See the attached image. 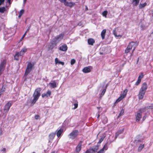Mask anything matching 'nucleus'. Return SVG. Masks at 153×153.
<instances>
[{"label": "nucleus", "instance_id": "0eeeda50", "mask_svg": "<svg viewBox=\"0 0 153 153\" xmlns=\"http://www.w3.org/2000/svg\"><path fill=\"white\" fill-rule=\"evenodd\" d=\"M135 43L133 41L129 43L127 48L125 49V53L126 54H127L129 53L132 48L135 45Z\"/></svg>", "mask_w": 153, "mask_h": 153}, {"label": "nucleus", "instance_id": "e2e57ef3", "mask_svg": "<svg viewBox=\"0 0 153 153\" xmlns=\"http://www.w3.org/2000/svg\"><path fill=\"white\" fill-rule=\"evenodd\" d=\"M51 153H55V152L54 151H53V152H51Z\"/></svg>", "mask_w": 153, "mask_h": 153}, {"label": "nucleus", "instance_id": "e433bc0d", "mask_svg": "<svg viewBox=\"0 0 153 153\" xmlns=\"http://www.w3.org/2000/svg\"><path fill=\"white\" fill-rule=\"evenodd\" d=\"M76 62V60L74 59H72L71 60V65H74Z\"/></svg>", "mask_w": 153, "mask_h": 153}, {"label": "nucleus", "instance_id": "864d4df0", "mask_svg": "<svg viewBox=\"0 0 153 153\" xmlns=\"http://www.w3.org/2000/svg\"><path fill=\"white\" fill-rule=\"evenodd\" d=\"M88 10V8L87 6H85V10Z\"/></svg>", "mask_w": 153, "mask_h": 153}, {"label": "nucleus", "instance_id": "79ce46f5", "mask_svg": "<svg viewBox=\"0 0 153 153\" xmlns=\"http://www.w3.org/2000/svg\"><path fill=\"white\" fill-rule=\"evenodd\" d=\"M105 92H106V89L105 88V89H103L102 92L101 94L102 95H103L105 94Z\"/></svg>", "mask_w": 153, "mask_h": 153}, {"label": "nucleus", "instance_id": "de8ad7c7", "mask_svg": "<svg viewBox=\"0 0 153 153\" xmlns=\"http://www.w3.org/2000/svg\"><path fill=\"white\" fill-rule=\"evenodd\" d=\"M26 34V32H25V33L23 35V36L22 37V38H21V40H22L24 38Z\"/></svg>", "mask_w": 153, "mask_h": 153}, {"label": "nucleus", "instance_id": "680f3d73", "mask_svg": "<svg viewBox=\"0 0 153 153\" xmlns=\"http://www.w3.org/2000/svg\"><path fill=\"white\" fill-rule=\"evenodd\" d=\"M100 54H103V53H101V52H100Z\"/></svg>", "mask_w": 153, "mask_h": 153}, {"label": "nucleus", "instance_id": "603ef678", "mask_svg": "<svg viewBox=\"0 0 153 153\" xmlns=\"http://www.w3.org/2000/svg\"><path fill=\"white\" fill-rule=\"evenodd\" d=\"M30 29V27H28L25 32H26V33H27V32H28L29 30Z\"/></svg>", "mask_w": 153, "mask_h": 153}, {"label": "nucleus", "instance_id": "4468645a", "mask_svg": "<svg viewBox=\"0 0 153 153\" xmlns=\"http://www.w3.org/2000/svg\"><path fill=\"white\" fill-rule=\"evenodd\" d=\"M51 94V92L50 90H48L46 93H44L42 94V98H44L45 97H49Z\"/></svg>", "mask_w": 153, "mask_h": 153}, {"label": "nucleus", "instance_id": "dca6fc26", "mask_svg": "<svg viewBox=\"0 0 153 153\" xmlns=\"http://www.w3.org/2000/svg\"><path fill=\"white\" fill-rule=\"evenodd\" d=\"M95 42V40L92 38H89L88 40V42L89 45H93Z\"/></svg>", "mask_w": 153, "mask_h": 153}, {"label": "nucleus", "instance_id": "4be33fe9", "mask_svg": "<svg viewBox=\"0 0 153 153\" xmlns=\"http://www.w3.org/2000/svg\"><path fill=\"white\" fill-rule=\"evenodd\" d=\"M49 84L51 87L53 88H55L56 87V83L55 81H53L52 82L49 83Z\"/></svg>", "mask_w": 153, "mask_h": 153}, {"label": "nucleus", "instance_id": "4d7b16f0", "mask_svg": "<svg viewBox=\"0 0 153 153\" xmlns=\"http://www.w3.org/2000/svg\"><path fill=\"white\" fill-rule=\"evenodd\" d=\"M27 0H24L23 2L24 3H25Z\"/></svg>", "mask_w": 153, "mask_h": 153}, {"label": "nucleus", "instance_id": "6e6552de", "mask_svg": "<svg viewBox=\"0 0 153 153\" xmlns=\"http://www.w3.org/2000/svg\"><path fill=\"white\" fill-rule=\"evenodd\" d=\"M6 63V61L5 60H4L0 65V75L2 74V72L5 67Z\"/></svg>", "mask_w": 153, "mask_h": 153}, {"label": "nucleus", "instance_id": "8fccbe9b", "mask_svg": "<svg viewBox=\"0 0 153 153\" xmlns=\"http://www.w3.org/2000/svg\"><path fill=\"white\" fill-rule=\"evenodd\" d=\"M146 116H144L143 118V121L144 120H145V119H146Z\"/></svg>", "mask_w": 153, "mask_h": 153}, {"label": "nucleus", "instance_id": "2eb2a0df", "mask_svg": "<svg viewBox=\"0 0 153 153\" xmlns=\"http://www.w3.org/2000/svg\"><path fill=\"white\" fill-rule=\"evenodd\" d=\"M64 4L65 6L69 7H73L75 4V3L74 2H68L66 1L65 2V3H64Z\"/></svg>", "mask_w": 153, "mask_h": 153}, {"label": "nucleus", "instance_id": "49530a36", "mask_svg": "<svg viewBox=\"0 0 153 153\" xmlns=\"http://www.w3.org/2000/svg\"><path fill=\"white\" fill-rule=\"evenodd\" d=\"M59 0L62 3H65L66 1V0Z\"/></svg>", "mask_w": 153, "mask_h": 153}, {"label": "nucleus", "instance_id": "3c124183", "mask_svg": "<svg viewBox=\"0 0 153 153\" xmlns=\"http://www.w3.org/2000/svg\"><path fill=\"white\" fill-rule=\"evenodd\" d=\"M7 2L9 4H11V0H7Z\"/></svg>", "mask_w": 153, "mask_h": 153}, {"label": "nucleus", "instance_id": "cd10ccee", "mask_svg": "<svg viewBox=\"0 0 153 153\" xmlns=\"http://www.w3.org/2000/svg\"><path fill=\"white\" fill-rule=\"evenodd\" d=\"M146 107H144V108H141L137 112H139L140 114H141L143 112L146 111Z\"/></svg>", "mask_w": 153, "mask_h": 153}, {"label": "nucleus", "instance_id": "b1692460", "mask_svg": "<svg viewBox=\"0 0 153 153\" xmlns=\"http://www.w3.org/2000/svg\"><path fill=\"white\" fill-rule=\"evenodd\" d=\"M55 136V134L54 133H50L49 135V138L50 140H53Z\"/></svg>", "mask_w": 153, "mask_h": 153}, {"label": "nucleus", "instance_id": "c85d7f7f", "mask_svg": "<svg viewBox=\"0 0 153 153\" xmlns=\"http://www.w3.org/2000/svg\"><path fill=\"white\" fill-rule=\"evenodd\" d=\"M108 120L106 117H104L102 119V123L104 124H106L108 122Z\"/></svg>", "mask_w": 153, "mask_h": 153}, {"label": "nucleus", "instance_id": "37998d69", "mask_svg": "<svg viewBox=\"0 0 153 153\" xmlns=\"http://www.w3.org/2000/svg\"><path fill=\"white\" fill-rule=\"evenodd\" d=\"M5 0H0V5L3 4Z\"/></svg>", "mask_w": 153, "mask_h": 153}, {"label": "nucleus", "instance_id": "c9c22d12", "mask_svg": "<svg viewBox=\"0 0 153 153\" xmlns=\"http://www.w3.org/2000/svg\"><path fill=\"white\" fill-rule=\"evenodd\" d=\"M108 13V12L107 10L104 11L102 13V15L106 17V16Z\"/></svg>", "mask_w": 153, "mask_h": 153}, {"label": "nucleus", "instance_id": "6e6d98bb", "mask_svg": "<svg viewBox=\"0 0 153 153\" xmlns=\"http://www.w3.org/2000/svg\"><path fill=\"white\" fill-rule=\"evenodd\" d=\"M114 33V35H115L116 36H120V35H119V36H117V35L115 34V33Z\"/></svg>", "mask_w": 153, "mask_h": 153}, {"label": "nucleus", "instance_id": "ea45409f", "mask_svg": "<svg viewBox=\"0 0 153 153\" xmlns=\"http://www.w3.org/2000/svg\"><path fill=\"white\" fill-rule=\"evenodd\" d=\"M40 116L39 115H36L35 116V118L36 120H38L39 119Z\"/></svg>", "mask_w": 153, "mask_h": 153}, {"label": "nucleus", "instance_id": "bf43d9fd", "mask_svg": "<svg viewBox=\"0 0 153 153\" xmlns=\"http://www.w3.org/2000/svg\"><path fill=\"white\" fill-rule=\"evenodd\" d=\"M149 107H151V109H152V108L153 109V106H149Z\"/></svg>", "mask_w": 153, "mask_h": 153}, {"label": "nucleus", "instance_id": "473e14b6", "mask_svg": "<svg viewBox=\"0 0 153 153\" xmlns=\"http://www.w3.org/2000/svg\"><path fill=\"white\" fill-rule=\"evenodd\" d=\"M6 11V9L5 7H0V13H3Z\"/></svg>", "mask_w": 153, "mask_h": 153}, {"label": "nucleus", "instance_id": "7c9ffc66", "mask_svg": "<svg viewBox=\"0 0 153 153\" xmlns=\"http://www.w3.org/2000/svg\"><path fill=\"white\" fill-rule=\"evenodd\" d=\"M25 10H21L19 12V14L18 16V18H20L22 15L24 13Z\"/></svg>", "mask_w": 153, "mask_h": 153}, {"label": "nucleus", "instance_id": "9d476101", "mask_svg": "<svg viewBox=\"0 0 153 153\" xmlns=\"http://www.w3.org/2000/svg\"><path fill=\"white\" fill-rule=\"evenodd\" d=\"M144 76L143 73H141L139 76L138 79L135 83V85H138L141 82L142 79L143 78Z\"/></svg>", "mask_w": 153, "mask_h": 153}, {"label": "nucleus", "instance_id": "aec40b11", "mask_svg": "<svg viewBox=\"0 0 153 153\" xmlns=\"http://www.w3.org/2000/svg\"><path fill=\"white\" fill-rule=\"evenodd\" d=\"M27 51V49L25 48H22L21 51L19 52L20 56H23L24 54Z\"/></svg>", "mask_w": 153, "mask_h": 153}, {"label": "nucleus", "instance_id": "ddd939ff", "mask_svg": "<svg viewBox=\"0 0 153 153\" xmlns=\"http://www.w3.org/2000/svg\"><path fill=\"white\" fill-rule=\"evenodd\" d=\"M59 50L63 51H66L68 49V47L66 44H64L59 48Z\"/></svg>", "mask_w": 153, "mask_h": 153}, {"label": "nucleus", "instance_id": "2f4dec72", "mask_svg": "<svg viewBox=\"0 0 153 153\" xmlns=\"http://www.w3.org/2000/svg\"><path fill=\"white\" fill-rule=\"evenodd\" d=\"M147 3L146 2H145L143 4H140L139 5V8L140 9H142L145 7Z\"/></svg>", "mask_w": 153, "mask_h": 153}, {"label": "nucleus", "instance_id": "a211bd4d", "mask_svg": "<svg viewBox=\"0 0 153 153\" xmlns=\"http://www.w3.org/2000/svg\"><path fill=\"white\" fill-rule=\"evenodd\" d=\"M82 71L84 73H88L91 71V69L89 67H86L84 68Z\"/></svg>", "mask_w": 153, "mask_h": 153}, {"label": "nucleus", "instance_id": "72a5a7b5", "mask_svg": "<svg viewBox=\"0 0 153 153\" xmlns=\"http://www.w3.org/2000/svg\"><path fill=\"white\" fill-rule=\"evenodd\" d=\"M124 109H122L120 111V114H119L118 116V117H120L123 115L124 114Z\"/></svg>", "mask_w": 153, "mask_h": 153}, {"label": "nucleus", "instance_id": "f704fd0d", "mask_svg": "<svg viewBox=\"0 0 153 153\" xmlns=\"http://www.w3.org/2000/svg\"><path fill=\"white\" fill-rule=\"evenodd\" d=\"M105 137V136H102V137H101V138L99 140L98 142V143L100 144L103 141Z\"/></svg>", "mask_w": 153, "mask_h": 153}, {"label": "nucleus", "instance_id": "f257e3e1", "mask_svg": "<svg viewBox=\"0 0 153 153\" xmlns=\"http://www.w3.org/2000/svg\"><path fill=\"white\" fill-rule=\"evenodd\" d=\"M41 88H38L35 89L33 95V98L30 101L31 105H34L39 99L41 95Z\"/></svg>", "mask_w": 153, "mask_h": 153}, {"label": "nucleus", "instance_id": "a18cd8bd", "mask_svg": "<svg viewBox=\"0 0 153 153\" xmlns=\"http://www.w3.org/2000/svg\"><path fill=\"white\" fill-rule=\"evenodd\" d=\"M135 47H134V48L132 50L131 53V56H132V55L133 53V52H134V51L135 50Z\"/></svg>", "mask_w": 153, "mask_h": 153}, {"label": "nucleus", "instance_id": "20e7f679", "mask_svg": "<svg viewBox=\"0 0 153 153\" xmlns=\"http://www.w3.org/2000/svg\"><path fill=\"white\" fill-rule=\"evenodd\" d=\"M34 65V63H31V62H28L27 65V68L25 73V76H27L32 70Z\"/></svg>", "mask_w": 153, "mask_h": 153}, {"label": "nucleus", "instance_id": "a878e982", "mask_svg": "<svg viewBox=\"0 0 153 153\" xmlns=\"http://www.w3.org/2000/svg\"><path fill=\"white\" fill-rule=\"evenodd\" d=\"M19 56H20V53L19 52H17L14 56V59L16 60H18Z\"/></svg>", "mask_w": 153, "mask_h": 153}, {"label": "nucleus", "instance_id": "c03bdc74", "mask_svg": "<svg viewBox=\"0 0 153 153\" xmlns=\"http://www.w3.org/2000/svg\"><path fill=\"white\" fill-rule=\"evenodd\" d=\"M59 63L60 64H61L62 65H64V62H63L59 61Z\"/></svg>", "mask_w": 153, "mask_h": 153}, {"label": "nucleus", "instance_id": "9b49d317", "mask_svg": "<svg viewBox=\"0 0 153 153\" xmlns=\"http://www.w3.org/2000/svg\"><path fill=\"white\" fill-rule=\"evenodd\" d=\"M11 105L12 104L9 102H8L4 106V111H5L6 112L8 111L9 110Z\"/></svg>", "mask_w": 153, "mask_h": 153}, {"label": "nucleus", "instance_id": "052dcab7", "mask_svg": "<svg viewBox=\"0 0 153 153\" xmlns=\"http://www.w3.org/2000/svg\"><path fill=\"white\" fill-rule=\"evenodd\" d=\"M100 107H97V109H100Z\"/></svg>", "mask_w": 153, "mask_h": 153}, {"label": "nucleus", "instance_id": "a19ab883", "mask_svg": "<svg viewBox=\"0 0 153 153\" xmlns=\"http://www.w3.org/2000/svg\"><path fill=\"white\" fill-rule=\"evenodd\" d=\"M55 60L56 64H57V63H59V62L60 61H59L58 59L57 58L55 59Z\"/></svg>", "mask_w": 153, "mask_h": 153}, {"label": "nucleus", "instance_id": "09e8293b", "mask_svg": "<svg viewBox=\"0 0 153 153\" xmlns=\"http://www.w3.org/2000/svg\"><path fill=\"white\" fill-rule=\"evenodd\" d=\"M1 151L4 152H6V149L5 148H3L1 150Z\"/></svg>", "mask_w": 153, "mask_h": 153}, {"label": "nucleus", "instance_id": "6ab92c4d", "mask_svg": "<svg viewBox=\"0 0 153 153\" xmlns=\"http://www.w3.org/2000/svg\"><path fill=\"white\" fill-rule=\"evenodd\" d=\"M99 148V146L98 145H96L93 146V147L91 149L93 152L95 153L97 151Z\"/></svg>", "mask_w": 153, "mask_h": 153}, {"label": "nucleus", "instance_id": "393cba45", "mask_svg": "<svg viewBox=\"0 0 153 153\" xmlns=\"http://www.w3.org/2000/svg\"><path fill=\"white\" fill-rule=\"evenodd\" d=\"M140 0H133L132 1V4L134 6H137Z\"/></svg>", "mask_w": 153, "mask_h": 153}, {"label": "nucleus", "instance_id": "f03ea898", "mask_svg": "<svg viewBox=\"0 0 153 153\" xmlns=\"http://www.w3.org/2000/svg\"><path fill=\"white\" fill-rule=\"evenodd\" d=\"M147 88L148 85L146 82L143 83L138 94V98L139 100H142L143 98Z\"/></svg>", "mask_w": 153, "mask_h": 153}, {"label": "nucleus", "instance_id": "bb28decb", "mask_svg": "<svg viewBox=\"0 0 153 153\" xmlns=\"http://www.w3.org/2000/svg\"><path fill=\"white\" fill-rule=\"evenodd\" d=\"M124 128L120 130L119 131H118L117 132L116 134V138L119 135L122 133L123 131H124Z\"/></svg>", "mask_w": 153, "mask_h": 153}, {"label": "nucleus", "instance_id": "5fc2aeb1", "mask_svg": "<svg viewBox=\"0 0 153 153\" xmlns=\"http://www.w3.org/2000/svg\"><path fill=\"white\" fill-rule=\"evenodd\" d=\"M100 117V114H98L97 116V118L98 119Z\"/></svg>", "mask_w": 153, "mask_h": 153}, {"label": "nucleus", "instance_id": "5701e85b", "mask_svg": "<svg viewBox=\"0 0 153 153\" xmlns=\"http://www.w3.org/2000/svg\"><path fill=\"white\" fill-rule=\"evenodd\" d=\"M63 132V129H60L59 130L56 134V135L57 137H59L62 134V132Z\"/></svg>", "mask_w": 153, "mask_h": 153}, {"label": "nucleus", "instance_id": "58836bf2", "mask_svg": "<svg viewBox=\"0 0 153 153\" xmlns=\"http://www.w3.org/2000/svg\"><path fill=\"white\" fill-rule=\"evenodd\" d=\"M74 109H75L77 108L78 106V104L77 103H75L74 104Z\"/></svg>", "mask_w": 153, "mask_h": 153}, {"label": "nucleus", "instance_id": "0e129e2a", "mask_svg": "<svg viewBox=\"0 0 153 153\" xmlns=\"http://www.w3.org/2000/svg\"><path fill=\"white\" fill-rule=\"evenodd\" d=\"M107 87V85L106 86H105V89Z\"/></svg>", "mask_w": 153, "mask_h": 153}, {"label": "nucleus", "instance_id": "4c0bfd02", "mask_svg": "<svg viewBox=\"0 0 153 153\" xmlns=\"http://www.w3.org/2000/svg\"><path fill=\"white\" fill-rule=\"evenodd\" d=\"M92 152L91 149H89L86 150L85 153H92Z\"/></svg>", "mask_w": 153, "mask_h": 153}, {"label": "nucleus", "instance_id": "f8f14e48", "mask_svg": "<svg viewBox=\"0 0 153 153\" xmlns=\"http://www.w3.org/2000/svg\"><path fill=\"white\" fill-rule=\"evenodd\" d=\"M136 117V121L139 122L140 120L142 118V114H140L139 112L137 113L135 115Z\"/></svg>", "mask_w": 153, "mask_h": 153}, {"label": "nucleus", "instance_id": "39448f33", "mask_svg": "<svg viewBox=\"0 0 153 153\" xmlns=\"http://www.w3.org/2000/svg\"><path fill=\"white\" fill-rule=\"evenodd\" d=\"M128 91V90L126 89L123 92L122 94L120 95V96L119 97V98L116 100L114 103H117L120 102L124 98L126 97Z\"/></svg>", "mask_w": 153, "mask_h": 153}, {"label": "nucleus", "instance_id": "13d9d810", "mask_svg": "<svg viewBox=\"0 0 153 153\" xmlns=\"http://www.w3.org/2000/svg\"><path fill=\"white\" fill-rule=\"evenodd\" d=\"M139 58L137 59V63H138V61H139Z\"/></svg>", "mask_w": 153, "mask_h": 153}, {"label": "nucleus", "instance_id": "412c9836", "mask_svg": "<svg viewBox=\"0 0 153 153\" xmlns=\"http://www.w3.org/2000/svg\"><path fill=\"white\" fill-rule=\"evenodd\" d=\"M106 32V30L105 29H103L102 31L101 35L102 39H105V33Z\"/></svg>", "mask_w": 153, "mask_h": 153}, {"label": "nucleus", "instance_id": "69168bd1", "mask_svg": "<svg viewBox=\"0 0 153 153\" xmlns=\"http://www.w3.org/2000/svg\"><path fill=\"white\" fill-rule=\"evenodd\" d=\"M1 94H0V96H1Z\"/></svg>", "mask_w": 153, "mask_h": 153}, {"label": "nucleus", "instance_id": "c756f323", "mask_svg": "<svg viewBox=\"0 0 153 153\" xmlns=\"http://www.w3.org/2000/svg\"><path fill=\"white\" fill-rule=\"evenodd\" d=\"M144 144H140L138 149V152H140L143 149L144 147Z\"/></svg>", "mask_w": 153, "mask_h": 153}, {"label": "nucleus", "instance_id": "f3484780", "mask_svg": "<svg viewBox=\"0 0 153 153\" xmlns=\"http://www.w3.org/2000/svg\"><path fill=\"white\" fill-rule=\"evenodd\" d=\"M108 149L107 145L105 144L103 148L99 151L97 153H104V150H107Z\"/></svg>", "mask_w": 153, "mask_h": 153}, {"label": "nucleus", "instance_id": "423d86ee", "mask_svg": "<svg viewBox=\"0 0 153 153\" xmlns=\"http://www.w3.org/2000/svg\"><path fill=\"white\" fill-rule=\"evenodd\" d=\"M79 131L78 130L73 131L69 134L70 138L72 139H74L77 137L78 135Z\"/></svg>", "mask_w": 153, "mask_h": 153}, {"label": "nucleus", "instance_id": "7ed1b4c3", "mask_svg": "<svg viewBox=\"0 0 153 153\" xmlns=\"http://www.w3.org/2000/svg\"><path fill=\"white\" fill-rule=\"evenodd\" d=\"M65 35L64 33H61L59 35L56 36L53 40L52 44L54 45V46L51 49H53L54 46L56 45L57 43L59 42L63 38Z\"/></svg>", "mask_w": 153, "mask_h": 153}, {"label": "nucleus", "instance_id": "1a4fd4ad", "mask_svg": "<svg viewBox=\"0 0 153 153\" xmlns=\"http://www.w3.org/2000/svg\"><path fill=\"white\" fill-rule=\"evenodd\" d=\"M82 141H80L77 145L75 149V151L76 152L78 153L81 151L82 149Z\"/></svg>", "mask_w": 153, "mask_h": 153}]
</instances>
